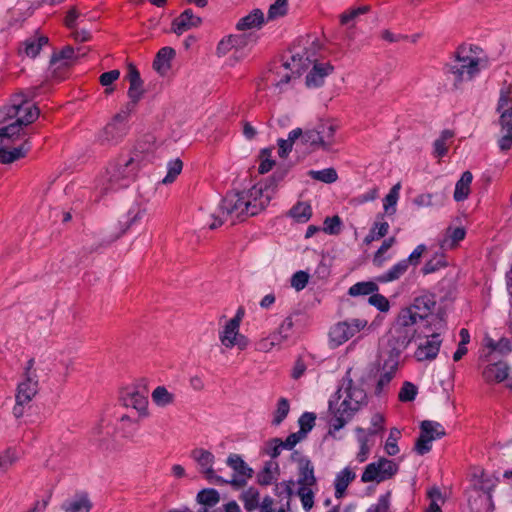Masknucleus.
<instances>
[{
    "mask_svg": "<svg viewBox=\"0 0 512 512\" xmlns=\"http://www.w3.org/2000/svg\"><path fill=\"white\" fill-rule=\"evenodd\" d=\"M91 508L92 502L85 493L76 494L65 500L61 505L64 512H89Z\"/></svg>",
    "mask_w": 512,
    "mask_h": 512,
    "instance_id": "b1692460",
    "label": "nucleus"
},
{
    "mask_svg": "<svg viewBox=\"0 0 512 512\" xmlns=\"http://www.w3.org/2000/svg\"><path fill=\"white\" fill-rule=\"evenodd\" d=\"M245 193L250 205V215L254 216L268 206L274 196V189L268 185H255Z\"/></svg>",
    "mask_w": 512,
    "mask_h": 512,
    "instance_id": "dca6fc26",
    "label": "nucleus"
},
{
    "mask_svg": "<svg viewBox=\"0 0 512 512\" xmlns=\"http://www.w3.org/2000/svg\"><path fill=\"white\" fill-rule=\"evenodd\" d=\"M303 509L309 511L314 506V492L310 487H299L297 492Z\"/></svg>",
    "mask_w": 512,
    "mask_h": 512,
    "instance_id": "5fc2aeb1",
    "label": "nucleus"
},
{
    "mask_svg": "<svg viewBox=\"0 0 512 512\" xmlns=\"http://www.w3.org/2000/svg\"><path fill=\"white\" fill-rule=\"evenodd\" d=\"M436 329L431 334L423 332L422 336L426 338L424 342L419 343L418 347L414 352V357L418 362L432 361L434 360L440 350L442 339L440 332L444 330L445 323L442 318L435 317Z\"/></svg>",
    "mask_w": 512,
    "mask_h": 512,
    "instance_id": "9d476101",
    "label": "nucleus"
},
{
    "mask_svg": "<svg viewBox=\"0 0 512 512\" xmlns=\"http://www.w3.org/2000/svg\"><path fill=\"white\" fill-rule=\"evenodd\" d=\"M396 239L395 237H389L388 239L384 240L380 248L375 253L373 262L377 266H381L384 262L383 255L394 245Z\"/></svg>",
    "mask_w": 512,
    "mask_h": 512,
    "instance_id": "774afa93",
    "label": "nucleus"
},
{
    "mask_svg": "<svg viewBox=\"0 0 512 512\" xmlns=\"http://www.w3.org/2000/svg\"><path fill=\"white\" fill-rule=\"evenodd\" d=\"M191 458L198 464L200 472L205 475L207 480L220 485L225 482L213 469L215 457L210 451L196 448L191 451Z\"/></svg>",
    "mask_w": 512,
    "mask_h": 512,
    "instance_id": "f3484780",
    "label": "nucleus"
},
{
    "mask_svg": "<svg viewBox=\"0 0 512 512\" xmlns=\"http://www.w3.org/2000/svg\"><path fill=\"white\" fill-rule=\"evenodd\" d=\"M398 469V464L393 460L380 458L365 467L361 476V481L363 483H380L392 478L398 472Z\"/></svg>",
    "mask_w": 512,
    "mask_h": 512,
    "instance_id": "f8f14e48",
    "label": "nucleus"
},
{
    "mask_svg": "<svg viewBox=\"0 0 512 512\" xmlns=\"http://www.w3.org/2000/svg\"><path fill=\"white\" fill-rule=\"evenodd\" d=\"M126 79L129 81L128 97L130 101L122 109L129 114L135 109L137 103L144 94L143 81L141 80L140 73L133 64L128 65V72Z\"/></svg>",
    "mask_w": 512,
    "mask_h": 512,
    "instance_id": "a211bd4d",
    "label": "nucleus"
},
{
    "mask_svg": "<svg viewBox=\"0 0 512 512\" xmlns=\"http://www.w3.org/2000/svg\"><path fill=\"white\" fill-rule=\"evenodd\" d=\"M428 497L430 499V504L427 507L426 512H442L441 504H443L444 500L441 491L438 488H432L428 491Z\"/></svg>",
    "mask_w": 512,
    "mask_h": 512,
    "instance_id": "864d4df0",
    "label": "nucleus"
},
{
    "mask_svg": "<svg viewBox=\"0 0 512 512\" xmlns=\"http://www.w3.org/2000/svg\"><path fill=\"white\" fill-rule=\"evenodd\" d=\"M370 11V6L364 5L358 8L351 9L346 11L340 15V23L342 25H347L353 20H355L358 16L363 15Z\"/></svg>",
    "mask_w": 512,
    "mask_h": 512,
    "instance_id": "4d7b16f0",
    "label": "nucleus"
},
{
    "mask_svg": "<svg viewBox=\"0 0 512 512\" xmlns=\"http://www.w3.org/2000/svg\"><path fill=\"white\" fill-rule=\"evenodd\" d=\"M435 305V296L433 294L425 293L416 297L413 304L404 310H409L415 320L426 327L428 323L426 319L431 315Z\"/></svg>",
    "mask_w": 512,
    "mask_h": 512,
    "instance_id": "6ab92c4d",
    "label": "nucleus"
},
{
    "mask_svg": "<svg viewBox=\"0 0 512 512\" xmlns=\"http://www.w3.org/2000/svg\"><path fill=\"white\" fill-rule=\"evenodd\" d=\"M289 403L286 398H280L277 404V409L274 413L273 424L279 425L289 413Z\"/></svg>",
    "mask_w": 512,
    "mask_h": 512,
    "instance_id": "bf43d9fd",
    "label": "nucleus"
},
{
    "mask_svg": "<svg viewBox=\"0 0 512 512\" xmlns=\"http://www.w3.org/2000/svg\"><path fill=\"white\" fill-rule=\"evenodd\" d=\"M47 43L48 38L45 36L29 38L23 43V53L30 58H35Z\"/></svg>",
    "mask_w": 512,
    "mask_h": 512,
    "instance_id": "c9c22d12",
    "label": "nucleus"
},
{
    "mask_svg": "<svg viewBox=\"0 0 512 512\" xmlns=\"http://www.w3.org/2000/svg\"><path fill=\"white\" fill-rule=\"evenodd\" d=\"M145 214L146 209L144 207L140 204L133 205L127 213L126 229L140 221Z\"/></svg>",
    "mask_w": 512,
    "mask_h": 512,
    "instance_id": "6e6d98bb",
    "label": "nucleus"
},
{
    "mask_svg": "<svg viewBox=\"0 0 512 512\" xmlns=\"http://www.w3.org/2000/svg\"><path fill=\"white\" fill-rule=\"evenodd\" d=\"M240 499L247 511H253L259 504V492L256 488L250 487L241 494Z\"/></svg>",
    "mask_w": 512,
    "mask_h": 512,
    "instance_id": "c03bdc74",
    "label": "nucleus"
},
{
    "mask_svg": "<svg viewBox=\"0 0 512 512\" xmlns=\"http://www.w3.org/2000/svg\"><path fill=\"white\" fill-rule=\"evenodd\" d=\"M34 366L35 360L34 358H30L25 364L23 379L17 386L15 405L12 410V413L16 418H20L24 415L26 406L30 404L38 393V374Z\"/></svg>",
    "mask_w": 512,
    "mask_h": 512,
    "instance_id": "423d86ee",
    "label": "nucleus"
},
{
    "mask_svg": "<svg viewBox=\"0 0 512 512\" xmlns=\"http://www.w3.org/2000/svg\"><path fill=\"white\" fill-rule=\"evenodd\" d=\"M380 357L383 360L382 370L377 382L376 392L381 393L394 378L400 364V356L381 351Z\"/></svg>",
    "mask_w": 512,
    "mask_h": 512,
    "instance_id": "aec40b11",
    "label": "nucleus"
},
{
    "mask_svg": "<svg viewBox=\"0 0 512 512\" xmlns=\"http://www.w3.org/2000/svg\"><path fill=\"white\" fill-rule=\"evenodd\" d=\"M433 440V437H430V435H426L424 432L421 431L420 436L415 443V451L419 455H424L428 453L431 450V443Z\"/></svg>",
    "mask_w": 512,
    "mask_h": 512,
    "instance_id": "e2e57ef3",
    "label": "nucleus"
},
{
    "mask_svg": "<svg viewBox=\"0 0 512 512\" xmlns=\"http://www.w3.org/2000/svg\"><path fill=\"white\" fill-rule=\"evenodd\" d=\"M219 340L227 349L237 347L239 350H244L248 347V338L240 333L239 317H233L226 322L223 329L219 332Z\"/></svg>",
    "mask_w": 512,
    "mask_h": 512,
    "instance_id": "4468645a",
    "label": "nucleus"
},
{
    "mask_svg": "<svg viewBox=\"0 0 512 512\" xmlns=\"http://www.w3.org/2000/svg\"><path fill=\"white\" fill-rule=\"evenodd\" d=\"M341 224L339 216L327 217L323 223V231L329 235H337L340 232Z\"/></svg>",
    "mask_w": 512,
    "mask_h": 512,
    "instance_id": "69168bd1",
    "label": "nucleus"
},
{
    "mask_svg": "<svg viewBox=\"0 0 512 512\" xmlns=\"http://www.w3.org/2000/svg\"><path fill=\"white\" fill-rule=\"evenodd\" d=\"M227 465L231 467L239 476L251 478L253 470L237 454H230L227 458Z\"/></svg>",
    "mask_w": 512,
    "mask_h": 512,
    "instance_id": "58836bf2",
    "label": "nucleus"
},
{
    "mask_svg": "<svg viewBox=\"0 0 512 512\" xmlns=\"http://www.w3.org/2000/svg\"><path fill=\"white\" fill-rule=\"evenodd\" d=\"M294 323L291 317H286L270 335L271 340L275 342L277 348H279L284 342H286L292 333Z\"/></svg>",
    "mask_w": 512,
    "mask_h": 512,
    "instance_id": "c756f323",
    "label": "nucleus"
},
{
    "mask_svg": "<svg viewBox=\"0 0 512 512\" xmlns=\"http://www.w3.org/2000/svg\"><path fill=\"white\" fill-rule=\"evenodd\" d=\"M129 113L121 110L100 131L98 140L103 145H116L124 139L128 132Z\"/></svg>",
    "mask_w": 512,
    "mask_h": 512,
    "instance_id": "9b49d317",
    "label": "nucleus"
},
{
    "mask_svg": "<svg viewBox=\"0 0 512 512\" xmlns=\"http://www.w3.org/2000/svg\"><path fill=\"white\" fill-rule=\"evenodd\" d=\"M378 287L373 282H358L349 288V295L360 296V295H372Z\"/></svg>",
    "mask_w": 512,
    "mask_h": 512,
    "instance_id": "de8ad7c7",
    "label": "nucleus"
},
{
    "mask_svg": "<svg viewBox=\"0 0 512 512\" xmlns=\"http://www.w3.org/2000/svg\"><path fill=\"white\" fill-rule=\"evenodd\" d=\"M356 478V473L348 466L336 474L334 480L335 497L341 499L346 492L347 487Z\"/></svg>",
    "mask_w": 512,
    "mask_h": 512,
    "instance_id": "a878e982",
    "label": "nucleus"
},
{
    "mask_svg": "<svg viewBox=\"0 0 512 512\" xmlns=\"http://www.w3.org/2000/svg\"><path fill=\"white\" fill-rule=\"evenodd\" d=\"M197 501L202 505L214 507L220 501V495L215 489H203L197 494Z\"/></svg>",
    "mask_w": 512,
    "mask_h": 512,
    "instance_id": "49530a36",
    "label": "nucleus"
},
{
    "mask_svg": "<svg viewBox=\"0 0 512 512\" xmlns=\"http://www.w3.org/2000/svg\"><path fill=\"white\" fill-rule=\"evenodd\" d=\"M314 62L313 59L309 57L307 52L304 54L296 53L291 56L290 61L285 62L284 68L289 70L290 72H286L279 81L274 84L275 89L281 93L284 90V87L290 82L292 78H297L301 75V73L306 70L309 65Z\"/></svg>",
    "mask_w": 512,
    "mask_h": 512,
    "instance_id": "2eb2a0df",
    "label": "nucleus"
},
{
    "mask_svg": "<svg viewBox=\"0 0 512 512\" xmlns=\"http://www.w3.org/2000/svg\"><path fill=\"white\" fill-rule=\"evenodd\" d=\"M420 429L422 432H424L426 435H430V437H433V439L441 438L444 434V428L441 424L425 420L421 423Z\"/></svg>",
    "mask_w": 512,
    "mask_h": 512,
    "instance_id": "8fccbe9b",
    "label": "nucleus"
},
{
    "mask_svg": "<svg viewBox=\"0 0 512 512\" xmlns=\"http://www.w3.org/2000/svg\"><path fill=\"white\" fill-rule=\"evenodd\" d=\"M512 83L505 84L500 89L497 111L500 113L499 123L501 137L498 140L499 148L507 151L512 147Z\"/></svg>",
    "mask_w": 512,
    "mask_h": 512,
    "instance_id": "6e6552de",
    "label": "nucleus"
},
{
    "mask_svg": "<svg viewBox=\"0 0 512 512\" xmlns=\"http://www.w3.org/2000/svg\"><path fill=\"white\" fill-rule=\"evenodd\" d=\"M290 215L299 223L307 222L312 216V208L305 202H299L292 207Z\"/></svg>",
    "mask_w": 512,
    "mask_h": 512,
    "instance_id": "79ce46f5",
    "label": "nucleus"
},
{
    "mask_svg": "<svg viewBox=\"0 0 512 512\" xmlns=\"http://www.w3.org/2000/svg\"><path fill=\"white\" fill-rule=\"evenodd\" d=\"M264 23V14L260 9L252 10L248 15L239 19L236 24L237 30L245 31L259 29Z\"/></svg>",
    "mask_w": 512,
    "mask_h": 512,
    "instance_id": "c85d7f7f",
    "label": "nucleus"
},
{
    "mask_svg": "<svg viewBox=\"0 0 512 512\" xmlns=\"http://www.w3.org/2000/svg\"><path fill=\"white\" fill-rule=\"evenodd\" d=\"M408 267V261H404L403 259L393 265L387 272L379 276L378 280L383 283L398 280L402 275L406 273Z\"/></svg>",
    "mask_w": 512,
    "mask_h": 512,
    "instance_id": "ea45409f",
    "label": "nucleus"
},
{
    "mask_svg": "<svg viewBox=\"0 0 512 512\" xmlns=\"http://www.w3.org/2000/svg\"><path fill=\"white\" fill-rule=\"evenodd\" d=\"M183 168V163L180 159H174L168 162L167 164V174L163 178V184H170L175 181L177 176L181 173Z\"/></svg>",
    "mask_w": 512,
    "mask_h": 512,
    "instance_id": "09e8293b",
    "label": "nucleus"
},
{
    "mask_svg": "<svg viewBox=\"0 0 512 512\" xmlns=\"http://www.w3.org/2000/svg\"><path fill=\"white\" fill-rule=\"evenodd\" d=\"M367 325V321L364 319H350L336 323L331 327L329 332L330 344L333 347H338L349 339L354 337Z\"/></svg>",
    "mask_w": 512,
    "mask_h": 512,
    "instance_id": "ddd939ff",
    "label": "nucleus"
},
{
    "mask_svg": "<svg viewBox=\"0 0 512 512\" xmlns=\"http://www.w3.org/2000/svg\"><path fill=\"white\" fill-rule=\"evenodd\" d=\"M333 70L329 63H315L312 70L306 76V85L316 88L324 83V78Z\"/></svg>",
    "mask_w": 512,
    "mask_h": 512,
    "instance_id": "5701e85b",
    "label": "nucleus"
},
{
    "mask_svg": "<svg viewBox=\"0 0 512 512\" xmlns=\"http://www.w3.org/2000/svg\"><path fill=\"white\" fill-rule=\"evenodd\" d=\"M248 216L251 215L246 193H227L221 202L218 220L210 224V229H216L226 220H231L234 223L236 220H241Z\"/></svg>",
    "mask_w": 512,
    "mask_h": 512,
    "instance_id": "0eeeda50",
    "label": "nucleus"
},
{
    "mask_svg": "<svg viewBox=\"0 0 512 512\" xmlns=\"http://www.w3.org/2000/svg\"><path fill=\"white\" fill-rule=\"evenodd\" d=\"M39 114L38 107L31 103L23 92L15 93L7 104L0 107V123L14 120L0 128V135L6 134L10 137L26 135L23 127L33 123Z\"/></svg>",
    "mask_w": 512,
    "mask_h": 512,
    "instance_id": "f03ea898",
    "label": "nucleus"
},
{
    "mask_svg": "<svg viewBox=\"0 0 512 512\" xmlns=\"http://www.w3.org/2000/svg\"><path fill=\"white\" fill-rule=\"evenodd\" d=\"M31 150V142L26 135L13 136L0 135V162L11 164L24 158Z\"/></svg>",
    "mask_w": 512,
    "mask_h": 512,
    "instance_id": "1a4fd4ad",
    "label": "nucleus"
},
{
    "mask_svg": "<svg viewBox=\"0 0 512 512\" xmlns=\"http://www.w3.org/2000/svg\"><path fill=\"white\" fill-rule=\"evenodd\" d=\"M288 3L287 0H276L268 10V19L273 20L282 17L287 13Z\"/></svg>",
    "mask_w": 512,
    "mask_h": 512,
    "instance_id": "680f3d73",
    "label": "nucleus"
},
{
    "mask_svg": "<svg viewBox=\"0 0 512 512\" xmlns=\"http://www.w3.org/2000/svg\"><path fill=\"white\" fill-rule=\"evenodd\" d=\"M453 137L454 133L451 130L442 131L439 138H437L433 144L434 154L436 157L441 158L446 155Z\"/></svg>",
    "mask_w": 512,
    "mask_h": 512,
    "instance_id": "a19ab883",
    "label": "nucleus"
},
{
    "mask_svg": "<svg viewBox=\"0 0 512 512\" xmlns=\"http://www.w3.org/2000/svg\"><path fill=\"white\" fill-rule=\"evenodd\" d=\"M342 379L341 385L337 391L340 403L336 408L333 402H329V408L333 411L331 426L334 430H340L354 416V414L366 404V393L358 385L354 384L348 376Z\"/></svg>",
    "mask_w": 512,
    "mask_h": 512,
    "instance_id": "7ed1b4c3",
    "label": "nucleus"
},
{
    "mask_svg": "<svg viewBox=\"0 0 512 512\" xmlns=\"http://www.w3.org/2000/svg\"><path fill=\"white\" fill-rule=\"evenodd\" d=\"M120 77V71L117 69L104 72L100 75L99 81L105 87V93L110 94L113 88L110 85Z\"/></svg>",
    "mask_w": 512,
    "mask_h": 512,
    "instance_id": "052dcab7",
    "label": "nucleus"
},
{
    "mask_svg": "<svg viewBox=\"0 0 512 512\" xmlns=\"http://www.w3.org/2000/svg\"><path fill=\"white\" fill-rule=\"evenodd\" d=\"M309 175L314 180L321 181V182L328 183V184L335 182L338 177L336 170L333 168H326V169L318 170V171L310 170Z\"/></svg>",
    "mask_w": 512,
    "mask_h": 512,
    "instance_id": "3c124183",
    "label": "nucleus"
},
{
    "mask_svg": "<svg viewBox=\"0 0 512 512\" xmlns=\"http://www.w3.org/2000/svg\"><path fill=\"white\" fill-rule=\"evenodd\" d=\"M356 433L359 443V451L356 455V460L359 463H363L368 459L374 442L370 440L365 429L358 427L356 428Z\"/></svg>",
    "mask_w": 512,
    "mask_h": 512,
    "instance_id": "7c9ffc66",
    "label": "nucleus"
},
{
    "mask_svg": "<svg viewBox=\"0 0 512 512\" xmlns=\"http://www.w3.org/2000/svg\"><path fill=\"white\" fill-rule=\"evenodd\" d=\"M75 57V51L72 47L66 46L60 52L54 53L51 58V64L59 63V67L67 66L69 61Z\"/></svg>",
    "mask_w": 512,
    "mask_h": 512,
    "instance_id": "603ef678",
    "label": "nucleus"
},
{
    "mask_svg": "<svg viewBox=\"0 0 512 512\" xmlns=\"http://www.w3.org/2000/svg\"><path fill=\"white\" fill-rule=\"evenodd\" d=\"M175 55L174 49L171 47H163L159 50L153 62L154 69L164 75L170 68V61Z\"/></svg>",
    "mask_w": 512,
    "mask_h": 512,
    "instance_id": "2f4dec72",
    "label": "nucleus"
},
{
    "mask_svg": "<svg viewBox=\"0 0 512 512\" xmlns=\"http://www.w3.org/2000/svg\"><path fill=\"white\" fill-rule=\"evenodd\" d=\"M508 374L509 367L504 362L489 364L488 366L485 367L482 373L484 380L488 383L502 382L505 379H507Z\"/></svg>",
    "mask_w": 512,
    "mask_h": 512,
    "instance_id": "393cba45",
    "label": "nucleus"
},
{
    "mask_svg": "<svg viewBox=\"0 0 512 512\" xmlns=\"http://www.w3.org/2000/svg\"><path fill=\"white\" fill-rule=\"evenodd\" d=\"M152 401L159 407H166L175 401V395L165 386H157L151 393Z\"/></svg>",
    "mask_w": 512,
    "mask_h": 512,
    "instance_id": "4c0bfd02",
    "label": "nucleus"
},
{
    "mask_svg": "<svg viewBox=\"0 0 512 512\" xmlns=\"http://www.w3.org/2000/svg\"><path fill=\"white\" fill-rule=\"evenodd\" d=\"M474 478V487L483 491L485 494H487L488 499L491 500L492 498V491L496 487L498 483V479L492 475L488 474L484 471H480L479 473H475L473 475Z\"/></svg>",
    "mask_w": 512,
    "mask_h": 512,
    "instance_id": "cd10ccee",
    "label": "nucleus"
},
{
    "mask_svg": "<svg viewBox=\"0 0 512 512\" xmlns=\"http://www.w3.org/2000/svg\"><path fill=\"white\" fill-rule=\"evenodd\" d=\"M385 418L383 415L376 413L371 418V427L366 430V434L370 436L377 435L384 430Z\"/></svg>",
    "mask_w": 512,
    "mask_h": 512,
    "instance_id": "338daca9",
    "label": "nucleus"
},
{
    "mask_svg": "<svg viewBox=\"0 0 512 512\" xmlns=\"http://www.w3.org/2000/svg\"><path fill=\"white\" fill-rule=\"evenodd\" d=\"M401 437V431L398 428H391L389 436L386 440L384 450L389 456H394L399 453V447L397 445L398 440Z\"/></svg>",
    "mask_w": 512,
    "mask_h": 512,
    "instance_id": "a18cd8bd",
    "label": "nucleus"
},
{
    "mask_svg": "<svg viewBox=\"0 0 512 512\" xmlns=\"http://www.w3.org/2000/svg\"><path fill=\"white\" fill-rule=\"evenodd\" d=\"M202 20L194 15L191 9L184 10L177 18L173 20L172 30L178 35L200 26Z\"/></svg>",
    "mask_w": 512,
    "mask_h": 512,
    "instance_id": "4be33fe9",
    "label": "nucleus"
},
{
    "mask_svg": "<svg viewBox=\"0 0 512 512\" xmlns=\"http://www.w3.org/2000/svg\"><path fill=\"white\" fill-rule=\"evenodd\" d=\"M472 47L461 46L456 52L454 62L449 66V72L454 77V86L456 88L464 81H470L477 76L481 69L485 67V60L477 55Z\"/></svg>",
    "mask_w": 512,
    "mask_h": 512,
    "instance_id": "39448f33",
    "label": "nucleus"
},
{
    "mask_svg": "<svg viewBox=\"0 0 512 512\" xmlns=\"http://www.w3.org/2000/svg\"><path fill=\"white\" fill-rule=\"evenodd\" d=\"M156 158V144L150 135L138 141L133 150L119 155L112 161L105 173V190H118L128 187L139 171L153 163Z\"/></svg>",
    "mask_w": 512,
    "mask_h": 512,
    "instance_id": "f257e3e1",
    "label": "nucleus"
},
{
    "mask_svg": "<svg viewBox=\"0 0 512 512\" xmlns=\"http://www.w3.org/2000/svg\"><path fill=\"white\" fill-rule=\"evenodd\" d=\"M465 234L466 232L462 227L448 228L441 240V248L445 250L455 248L464 239Z\"/></svg>",
    "mask_w": 512,
    "mask_h": 512,
    "instance_id": "72a5a7b5",
    "label": "nucleus"
},
{
    "mask_svg": "<svg viewBox=\"0 0 512 512\" xmlns=\"http://www.w3.org/2000/svg\"><path fill=\"white\" fill-rule=\"evenodd\" d=\"M417 395V387L411 382H404L399 392V400L402 402H410L415 399Z\"/></svg>",
    "mask_w": 512,
    "mask_h": 512,
    "instance_id": "0e129e2a",
    "label": "nucleus"
},
{
    "mask_svg": "<svg viewBox=\"0 0 512 512\" xmlns=\"http://www.w3.org/2000/svg\"><path fill=\"white\" fill-rule=\"evenodd\" d=\"M400 189H401L400 183L395 184L390 189L389 193L385 196V198L383 200L384 211L389 215L394 214L396 211L395 207H396V204L399 199Z\"/></svg>",
    "mask_w": 512,
    "mask_h": 512,
    "instance_id": "37998d69",
    "label": "nucleus"
},
{
    "mask_svg": "<svg viewBox=\"0 0 512 512\" xmlns=\"http://www.w3.org/2000/svg\"><path fill=\"white\" fill-rule=\"evenodd\" d=\"M472 180V173L470 171H465L461 178L457 181L454 191V199L457 202L463 201L468 197Z\"/></svg>",
    "mask_w": 512,
    "mask_h": 512,
    "instance_id": "f704fd0d",
    "label": "nucleus"
},
{
    "mask_svg": "<svg viewBox=\"0 0 512 512\" xmlns=\"http://www.w3.org/2000/svg\"><path fill=\"white\" fill-rule=\"evenodd\" d=\"M422 326L409 310H401L388 332L387 345L382 350L401 357L409 344L422 336Z\"/></svg>",
    "mask_w": 512,
    "mask_h": 512,
    "instance_id": "20e7f679",
    "label": "nucleus"
},
{
    "mask_svg": "<svg viewBox=\"0 0 512 512\" xmlns=\"http://www.w3.org/2000/svg\"><path fill=\"white\" fill-rule=\"evenodd\" d=\"M279 465L276 461H267L257 473V483L261 486L273 484L279 476Z\"/></svg>",
    "mask_w": 512,
    "mask_h": 512,
    "instance_id": "bb28decb",
    "label": "nucleus"
},
{
    "mask_svg": "<svg viewBox=\"0 0 512 512\" xmlns=\"http://www.w3.org/2000/svg\"><path fill=\"white\" fill-rule=\"evenodd\" d=\"M391 492L380 495L377 502L372 504L367 512H390Z\"/></svg>",
    "mask_w": 512,
    "mask_h": 512,
    "instance_id": "13d9d810",
    "label": "nucleus"
},
{
    "mask_svg": "<svg viewBox=\"0 0 512 512\" xmlns=\"http://www.w3.org/2000/svg\"><path fill=\"white\" fill-rule=\"evenodd\" d=\"M121 402L127 408L135 409L139 414L145 415L148 400L144 393L136 388H126L121 393Z\"/></svg>",
    "mask_w": 512,
    "mask_h": 512,
    "instance_id": "412c9836",
    "label": "nucleus"
},
{
    "mask_svg": "<svg viewBox=\"0 0 512 512\" xmlns=\"http://www.w3.org/2000/svg\"><path fill=\"white\" fill-rule=\"evenodd\" d=\"M299 487H310L316 485V477L314 475V467L309 460L300 462V471L298 478Z\"/></svg>",
    "mask_w": 512,
    "mask_h": 512,
    "instance_id": "473e14b6",
    "label": "nucleus"
},
{
    "mask_svg": "<svg viewBox=\"0 0 512 512\" xmlns=\"http://www.w3.org/2000/svg\"><path fill=\"white\" fill-rule=\"evenodd\" d=\"M316 129L322 140V146H330L333 143L337 126L332 121H322L316 126Z\"/></svg>",
    "mask_w": 512,
    "mask_h": 512,
    "instance_id": "e433bc0d",
    "label": "nucleus"
}]
</instances>
